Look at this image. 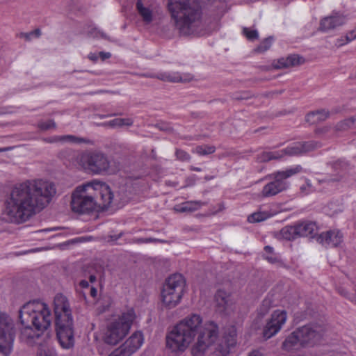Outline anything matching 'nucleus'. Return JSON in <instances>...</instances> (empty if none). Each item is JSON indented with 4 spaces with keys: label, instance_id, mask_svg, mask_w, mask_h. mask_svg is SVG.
<instances>
[{
    "label": "nucleus",
    "instance_id": "obj_1",
    "mask_svg": "<svg viewBox=\"0 0 356 356\" xmlns=\"http://www.w3.org/2000/svg\"><path fill=\"white\" fill-rule=\"evenodd\" d=\"M195 338L191 350L193 356H203L208 352L226 356L237 344V328L233 324L225 325L218 339V326L216 323H204L200 314H190L167 334L166 348L171 353L180 355L189 348Z\"/></svg>",
    "mask_w": 356,
    "mask_h": 356
},
{
    "label": "nucleus",
    "instance_id": "obj_2",
    "mask_svg": "<svg viewBox=\"0 0 356 356\" xmlns=\"http://www.w3.org/2000/svg\"><path fill=\"white\" fill-rule=\"evenodd\" d=\"M56 193L55 185L45 179L28 180L17 184L4 201L2 216L8 221L25 222L44 209Z\"/></svg>",
    "mask_w": 356,
    "mask_h": 356
},
{
    "label": "nucleus",
    "instance_id": "obj_3",
    "mask_svg": "<svg viewBox=\"0 0 356 356\" xmlns=\"http://www.w3.org/2000/svg\"><path fill=\"white\" fill-rule=\"evenodd\" d=\"M113 193L110 186L98 179L76 187L72 194L71 209L79 214H88L111 204Z\"/></svg>",
    "mask_w": 356,
    "mask_h": 356
},
{
    "label": "nucleus",
    "instance_id": "obj_4",
    "mask_svg": "<svg viewBox=\"0 0 356 356\" xmlns=\"http://www.w3.org/2000/svg\"><path fill=\"white\" fill-rule=\"evenodd\" d=\"M168 10L175 27L185 35L203 36L211 31L202 21L197 4L191 0H168Z\"/></svg>",
    "mask_w": 356,
    "mask_h": 356
},
{
    "label": "nucleus",
    "instance_id": "obj_5",
    "mask_svg": "<svg viewBox=\"0 0 356 356\" xmlns=\"http://www.w3.org/2000/svg\"><path fill=\"white\" fill-rule=\"evenodd\" d=\"M72 164L88 173L111 175L118 172V165L104 154L96 151H86L74 154Z\"/></svg>",
    "mask_w": 356,
    "mask_h": 356
},
{
    "label": "nucleus",
    "instance_id": "obj_6",
    "mask_svg": "<svg viewBox=\"0 0 356 356\" xmlns=\"http://www.w3.org/2000/svg\"><path fill=\"white\" fill-rule=\"evenodd\" d=\"M22 325L31 323L38 331H44L51 325L52 316L49 306L42 301H31L22 306L19 312Z\"/></svg>",
    "mask_w": 356,
    "mask_h": 356
},
{
    "label": "nucleus",
    "instance_id": "obj_7",
    "mask_svg": "<svg viewBox=\"0 0 356 356\" xmlns=\"http://www.w3.org/2000/svg\"><path fill=\"white\" fill-rule=\"evenodd\" d=\"M136 319L133 308H129L113 318L107 325L104 334V341L110 345H116L129 332Z\"/></svg>",
    "mask_w": 356,
    "mask_h": 356
},
{
    "label": "nucleus",
    "instance_id": "obj_8",
    "mask_svg": "<svg viewBox=\"0 0 356 356\" xmlns=\"http://www.w3.org/2000/svg\"><path fill=\"white\" fill-rule=\"evenodd\" d=\"M186 289V280L181 274L176 273L168 277L161 293L163 306L168 309L177 306L181 301Z\"/></svg>",
    "mask_w": 356,
    "mask_h": 356
},
{
    "label": "nucleus",
    "instance_id": "obj_9",
    "mask_svg": "<svg viewBox=\"0 0 356 356\" xmlns=\"http://www.w3.org/2000/svg\"><path fill=\"white\" fill-rule=\"evenodd\" d=\"M300 166L287 168L266 176L264 179H271L264 185L259 196L261 198L270 197L282 192L289 187L287 179L300 172Z\"/></svg>",
    "mask_w": 356,
    "mask_h": 356
},
{
    "label": "nucleus",
    "instance_id": "obj_10",
    "mask_svg": "<svg viewBox=\"0 0 356 356\" xmlns=\"http://www.w3.org/2000/svg\"><path fill=\"white\" fill-rule=\"evenodd\" d=\"M15 329L12 318L4 312H0V352L8 355L13 350Z\"/></svg>",
    "mask_w": 356,
    "mask_h": 356
},
{
    "label": "nucleus",
    "instance_id": "obj_11",
    "mask_svg": "<svg viewBox=\"0 0 356 356\" xmlns=\"http://www.w3.org/2000/svg\"><path fill=\"white\" fill-rule=\"evenodd\" d=\"M316 146V144H314L313 142H307L304 143H297L290 147H286L284 149V153L283 151L263 152L259 157V160L261 162H266L273 159H280L284 156V154H287L289 156H298L314 149Z\"/></svg>",
    "mask_w": 356,
    "mask_h": 356
},
{
    "label": "nucleus",
    "instance_id": "obj_12",
    "mask_svg": "<svg viewBox=\"0 0 356 356\" xmlns=\"http://www.w3.org/2000/svg\"><path fill=\"white\" fill-rule=\"evenodd\" d=\"M288 319L287 312L282 309L274 310L264 327L262 334L265 339H268L279 333Z\"/></svg>",
    "mask_w": 356,
    "mask_h": 356
},
{
    "label": "nucleus",
    "instance_id": "obj_13",
    "mask_svg": "<svg viewBox=\"0 0 356 356\" xmlns=\"http://www.w3.org/2000/svg\"><path fill=\"white\" fill-rule=\"evenodd\" d=\"M318 227L314 222H300L293 226L285 227L282 234L288 240L294 239L296 236L313 237L317 232Z\"/></svg>",
    "mask_w": 356,
    "mask_h": 356
},
{
    "label": "nucleus",
    "instance_id": "obj_14",
    "mask_svg": "<svg viewBox=\"0 0 356 356\" xmlns=\"http://www.w3.org/2000/svg\"><path fill=\"white\" fill-rule=\"evenodd\" d=\"M296 331L303 348L316 345L323 337L322 328L318 325H305L297 328Z\"/></svg>",
    "mask_w": 356,
    "mask_h": 356
},
{
    "label": "nucleus",
    "instance_id": "obj_15",
    "mask_svg": "<svg viewBox=\"0 0 356 356\" xmlns=\"http://www.w3.org/2000/svg\"><path fill=\"white\" fill-rule=\"evenodd\" d=\"M55 321H72V309L68 299L61 293L55 296L53 302Z\"/></svg>",
    "mask_w": 356,
    "mask_h": 356
},
{
    "label": "nucleus",
    "instance_id": "obj_16",
    "mask_svg": "<svg viewBox=\"0 0 356 356\" xmlns=\"http://www.w3.org/2000/svg\"><path fill=\"white\" fill-rule=\"evenodd\" d=\"M56 326L57 337L62 348L69 349L73 347L74 344L73 320L56 322Z\"/></svg>",
    "mask_w": 356,
    "mask_h": 356
},
{
    "label": "nucleus",
    "instance_id": "obj_17",
    "mask_svg": "<svg viewBox=\"0 0 356 356\" xmlns=\"http://www.w3.org/2000/svg\"><path fill=\"white\" fill-rule=\"evenodd\" d=\"M145 341L144 334L141 331H135L119 348L127 356H131L139 350Z\"/></svg>",
    "mask_w": 356,
    "mask_h": 356
},
{
    "label": "nucleus",
    "instance_id": "obj_18",
    "mask_svg": "<svg viewBox=\"0 0 356 356\" xmlns=\"http://www.w3.org/2000/svg\"><path fill=\"white\" fill-rule=\"evenodd\" d=\"M343 235L339 229L322 232L318 237V241L326 247H336L343 241Z\"/></svg>",
    "mask_w": 356,
    "mask_h": 356
},
{
    "label": "nucleus",
    "instance_id": "obj_19",
    "mask_svg": "<svg viewBox=\"0 0 356 356\" xmlns=\"http://www.w3.org/2000/svg\"><path fill=\"white\" fill-rule=\"evenodd\" d=\"M215 300L218 308L222 311L231 309L236 303L234 296L228 291L220 289L215 295Z\"/></svg>",
    "mask_w": 356,
    "mask_h": 356
},
{
    "label": "nucleus",
    "instance_id": "obj_20",
    "mask_svg": "<svg viewBox=\"0 0 356 356\" xmlns=\"http://www.w3.org/2000/svg\"><path fill=\"white\" fill-rule=\"evenodd\" d=\"M302 348L296 330L286 335L282 343V350L287 352L298 350Z\"/></svg>",
    "mask_w": 356,
    "mask_h": 356
},
{
    "label": "nucleus",
    "instance_id": "obj_21",
    "mask_svg": "<svg viewBox=\"0 0 356 356\" xmlns=\"http://www.w3.org/2000/svg\"><path fill=\"white\" fill-rule=\"evenodd\" d=\"M345 18L341 15L325 17L321 20V29L323 31H329L337 28L345 23Z\"/></svg>",
    "mask_w": 356,
    "mask_h": 356
},
{
    "label": "nucleus",
    "instance_id": "obj_22",
    "mask_svg": "<svg viewBox=\"0 0 356 356\" xmlns=\"http://www.w3.org/2000/svg\"><path fill=\"white\" fill-rule=\"evenodd\" d=\"M23 325L24 327L22 329L21 332V339L29 345H33L35 341V339H39L40 334H36L30 326L29 323H26Z\"/></svg>",
    "mask_w": 356,
    "mask_h": 356
},
{
    "label": "nucleus",
    "instance_id": "obj_23",
    "mask_svg": "<svg viewBox=\"0 0 356 356\" xmlns=\"http://www.w3.org/2000/svg\"><path fill=\"white\" fill-rule=\"evenodd\" d=\"M37 356H57L56 350L49 340H45L39 344Z\"/></svg>",
    "mask_w": 356,
    "mask_h": 356
},
{
    "label": "nucleus",
    "instance_id": "obj_24",
    "mask_svg": "<svg viewBox=\"0 0 356 356\" xmlns=\"http://www.w3.org/2000/svg\"><path fill=\"white\" fill-rule=\"evenodd\" d=\"M202 205V202L198 201H188L176 205L174 209L177 212H191L198 209Z\"/></svg>",
    "mask_w": 356,
    "mask_h": 356
},
{
    "label": "nucleus",
    "instance_id": "obj_25",
    "mask_svg": "<svg viewBox=\"0 0 356 356\" xmlns=\"http://www.w3.org/2000/svg\"><path fill=\"white\" fill-rule=\"evenodd\" d=\"M138 11L145 23H150L153 19V12L149 6H145L140 1L137 2Z\"/></svg>",
    "mask_w": 356,
    "mask_h": 356
},
{
    "label": "nucleus",
    "instance_id": "obj_26",
    "mask_svg": "<svg viewBox=\"0 0 356 356\" xmlns=\"http://www.w3.org/2000/svg\"><path fill=\"white\" fill-rule=\"evenodd\" d=\"M303 62V59L302 57L298 55H291L288 56L286 58H282L279 60L280 65H278L277 67H289L291 66L298 65Z\"/></svg>",
    "mask_w": 356,
    "mask_h": 356
},
{
    "label": "nucleus",
    "instance_id": "obj_27",
    "mask_svg": "<svg viewBox=\"0 0 356 356\" xmlns=\"http://www.w3.org/2000/svg\"><path fill=\"white\" fill-rule=\"evenodd\" d=\"M328 116V113L325 111H318L309 113L306 116V120L311 123L315 124L321 121L325 120Z\"/></svg>",
    "mask_w": 356,
    "mask_h": 356
},
{
    "label": "nucleus",
    "instance_id": "obj_28",
    "mask_svg": "<svg viewBox=\"0 0 356 356\" xmlns=\"http://www.w3.org/2000/svg\"><path fill=\"white\" fill-rule=\"evenodd\" d=\"M272 216L273 214L268 211H258L250 215L248 217V220L249 222L251 223L260 222L261 221L267 220Z\"/></svg>",
    "mask_w": 356,
    "mask_h": 356
},
{
    "label": "nucleus",
    "instance_id": "obj_29",
    "mask_svg": "<svg viewBox=\"0 0 356 356\" xmlns=\"http://www.w3.org/2000/svg\"><path fill=\"white\" fill-rule=\"evenodd\" d=\"M106 124L113 128L129 127L133 124V120L131 118H115L106 122Z\"/></svg>",
    "mask_w": 356,
    "mask_h": 356
},
{
    "label": "nucleus",
    "instance_id": "obj_30",
    "mask_svg": "<svg viewBox=\"0 0 356 356\" xmlns=\"http://www.w3.org/2000/svg\"><path fill=\"white\" fill-rule=\"evenodd\" d=\"M159 78L163 81H168L172 82L186 81V79H184L179 73L176 72H165L163 74H161L159 76Z\"/></svg>",
    "mask_w": 356,
    "mask_h": 356
},
{
    "label": "nucleus",
    "instance_id": "obj_31",
    "mask_svg": "<svg viewBox=\"0 0 356 356\" xmlns=\"http://www.w3.org/2000/svg\"><path fill=\"white\" fill-rule=\"evenodd\" d=\"M215 151L216 147L214 146L207 145L197 146L194 149L195 153L201 156L211 154L213 153Z\"/></svg>",
    "mask_w": 356,
    "mask_h": 356
},
{
    "label": "nucleus",
    "instance_id": "obj_32",
    "mask_svg": "<svg viewBox=\"0 0 356 356\" xmlns=\"http://www.w3.org/2000/svg\"><path fill=\"white\" fill-rule=\"evenodd\" d=\"M265 251V258L266 259L272 264L276 263L279 261V257L274 254L273 248L270 246H266L264 248Z\"/></svg>",
    "mask_w": 356,
    "mask_h": 356
},
{
    "label": "nucleus",
    "instance_id": "obj_33",
    "mask_svg": "<svg viewBox=\"0 0 356 356\" xmlns=\"http://www.w3.org/2000/svg\"><path fill=\"white\" fill-rule=\"evenodd\" d=\"M339 292L341 295L343 296L352 302H356V287L354 292H348L346 289L341 288L339 289Z\"/></svg>",
    "mask_w": 356,
    "mask_h": 356
},
{
    "label": "nucleus",
    "instance_id": "obj_34",
    "mask_svg": "<svg viewBox=\"0 0 356 356\" xmlns=\"http://www.w3.org/2000/svg\"><path fill=\"white\" fill-rule=\"evenodd\" d=\"M243 32L245 37L250 40H253L258 38V32L256 30L244 28Z\"/></svg>",
    "mask_w": 356,
    "mask_h": 356
},
{
    "label": "nucleus",
    "instance_id": "obj_35",
    "mask_svg": "<svg viewBox=\"0 0 356 356\" xmlns=\"http://www.w3.org/2000/svg\"><path fill=\"white\" fill-rule=\"evenodd\" d=\"M355 38H356V30H353L347 33V35L346 36V40L344 42H339L337 44L339 46H342L349 42L353 41Z\"/></svg>",
    "mask_w": 356,
    "mask_h": 356
},
{
    "label": "nucleus",
    "instance_id": "obj_36",
    "mask_svg": "<svg viewBox=\"0 0 356 356\" xmlns=\"http://www.w3.org/2000/svg\"><path fill=\"white\" fill-rule=\"evenodd\" d=\"M272 44V39L271 38H268V39H266L261 44L260 46L258 47V51H266L267 49H269V47H270Z\"/></svg>",
    "mask_w": 356,
    "mask_h": 356
},
{
    "label": "nucleus",
    "instance_id": "obj_37",
    "mask_svg": "<svg viewBox=\"0 0 356 356\" xmlns=\"http://www.w3.org/2000/svg\"><path fill=\"white\" fill-rule=\"evenodd\" d=\"M61 140L70 143H80L82 141L81 138H76L71 135L65 136L62 137Z\"/></svg>",
    "mask_w": 356,
    "mask_h": 356
},
{
    "label": "nucleus",
    "instance_id": "obj_38",
    "mask_svg": "<svg viewBox=\"0 0 356 356\" xmlns=\"http://www.w3.org/2000/svg\"><path fill=\"white\" fill-rule=\"evenodd\" d=\"M176 156L180 160L185 161L189 159V155L183 150H177Z\"/></svg>",
    "mask_w": 356,
    "mask_h": 356
},
{
    "label": "nucleus",
    "instance_id": "obj_39",
    "mask_svg": "<svg viewBox=\"0 0 356 356\" xmlns=\"http://www.w3.org/2000/svg\"><path fill=\"white\" fill-rule=\"evenodd\" d=\"M54 127H55L54 122L51 120L46 122H42L40 125V127L44 130L50 129L51 128H54Z\"/></svg>",
    "mask_w": 356,
    "mask_h": 356
},
{
    "label": "nucleus",
    "instance_id": "obj_40",
    "mask_svg": "<svg viewBox=\"0 0 356 356\" xmlns=\"http://www.w3.org/2000/svg\"><path fill=\"white\" fill-rule=\"evenodd\" d=\"M268 309H269L268 306V305L265 306V305L264 303L262 305V306L261 307L259 313L261 316H264L268 313Z\"/></svg>",
    "mask_w": 356,
    "mask_h": 356
},
{
    "label": "nucleus",
    "instance_id": "obj_41",
    "mask_svg": "<svg viewBox=\"0 0 356 356\" xmlns=\"http://www.w3.org/2000/svg\"><path fill=\"white\" fill-rule=\"evenodd\" d=\"M108 356H127L120 348L115 349Z\"/></svg>",
    "mask_w": 356,
    "mask_h": 356
},
{
    "label": "nucleus",
    "instance_id": "obj_42",
    "mask_svg": "<svg viewBox=\"0 0 356 356\" xmlns=\"http://www.w3.org/2000/svg\"><path fill=\"white\" fill-rule=\"evenodd\" d=\"M248 356H266L264 353L260 350H256L250 352Z\"/></svg>",
    "mask_w": 356,
    "mask_h": 356
},
{
    "label": "nucleus",
    "instance_id": "obj_43",
    "mask_svg": "<svg viewBox=\"0 0 356 356\" xmlns=\"http://www.w3.org/2000/svg\"><path fill=\"white\" fill-rule=\"evenodd\" d=\"M91 34L92 35L93 37H95V38H103L104 37L103 33H102L100 31L97 30L96 29H95L92 31Z\"/></svg>",
    "mask_w": 356,
    "mask_h": 356
},
{
    "label": "nucleus",
    "instance_id": "obj_44",
    "mask_svg": "<svg viewBox=\"0 0 356 356\" xmlns=\"http://www.w3.org/2000/svg\"><path fill=\"white\" fill-rule=\"evenodd\" d=\"M79 285L83 289H86L89 286V283L88 281L82 280L80 282Z\"/></svg>",
    "mask_w": 356,
    "mask_h": 356
},
{
    "label": "nucleus",
    "instance_id": "obj_45",
    "mask_svg": "<svg viewBox=\"0 0 356 356\" xmlns=\"http://www.w3.org/2000/svg\"><path fill=\"white\" fill-rule=\"evenodd\" d=\"M90 296L93 298H95L97 294V291L95 287H91L90 290Z\"/></svg>",
    "mask_w": 356,
    "mask_h": 356
},
{
    "label": "nucleus",
    "instance_id": "obj_46",
    "mask_svg": "<svg viewBox=\"0 0 356 356\" xmlns=\"http://www.w3.org/2000/svg\"><path fill=\"white\" fill-rule=\"evenodd\" d=\"M99 55L100 56H102V59H106V58H108L111 57V54L110 53H103V52H100L99 53Z\"/></svg>",
    "mask_w": 356,
    "mask_h": 356
},
{
    "label": "nucleus",
    "instance_id": "obj_47",
    "mask_svg": "<svg viewBox=\"0 0 356 356\" xmlns=\"http://www.w3.org/2000/svg\"><path fill=\"white\" fill-rule=\"evenodd\" d=\"M307 186L308 187V190L305 191V193H309L312 191V186L309 181L306 182Z\"/></svg>",
    "mask_w": 356,
    "mask_h": 356
},
{
    "label": "nucleus",
    "instance_id": "obj_48",
    "mask_svg": "<svg viewBox=\"0 0 356 356\" xmlns=\"http://www.w3.org/2000/svg\"><path fill=\"white\" fill-rule=\"evenodd\" d=\"M89 58L90 59L92 60H96L97 57L95 55V54H90L89 55Z\"/></svg>",
    "mask_w": 356,
    "mask_h": 356
},
{
    "label": "nucleus",
    "instance_id": "obj_49",
    "mask_svg": "<svg viewBox=\"0 0 356 356\" xmlns=\"http://www.w3.org/2000/svg\"><path fill=\"white\" fill-rule=\"evenodd\" d=\"M31 35H35L36 37L39 36L40 34V32L39 30H36L35 31L31 33Z\"/></svg>",
    "mask_w": 356,
    "mask_h": 356
},
{
    "label": "nucleus",
    "instance_id": "obj_50",
    "mask_svg": "<svg viewBox=\"0 0 356 356\" xmlns=\"http://www.w3.org/2000/svg\"><path fill=\"white\" fill-rule=\"evenodd\" d=\"M37 251H39V250H38V249L33 250H33H29V252H37Z\"/></svg>",
    "mask_w": 356,
    "mask_h": 356
},
{
    "label": "nucleus",
    "instance_id": "obj_51",
    "mask_svg": "<svg viewBox=\"0 0 356 356\" xmlns=\"http://www.w3.org/2000/svg\"><path fill=\"white\" fill-rule=\"evenodd\" d=\"M301 190L302 191H305L306 189H305V187L304 186H301Z\"/></svg>",
    "mask_w": 356,
    "mask_h": 356
},
{
    "label": "nucleus",
    "instance_id": "obj_52",
    "mask_svg": "<svg viewBox=\"0 0 356 356\" xmlns=\"http://www.w3.org/2000/svg\"><path fill=\"white\" fill-rule=\"evenodd\" d=\"M90 280L92 281L93 280H95V277L91 276V277H90Z\"/></svg>",
    "mask_w": 356,
    "mask_h": 356
},
{
    "label": "nucleus",
    "instance_id": "obj_53",
    "mask_svg": "<svg viewBox=\"0 0 356 356\" xmlns=\"http://www.w3.org/2000/svg\"><path fill=\"white\" fill-rule=\"evenodd\" d=\"M3 151H5V149H0V152H1Z\"/></svg>",
    "mask_w": 356,
    "mask_h": 356
}]
</instances>
